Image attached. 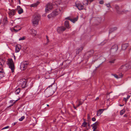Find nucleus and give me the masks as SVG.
Returning <instances> with one entry per match:
<instances>
[{
	"label": "nucleus",
	"instance_id": "42",
	"mask_svg": "<svg viewBox=\"0 0 131 131\" xmlns=\"http://www.w3.org/2000/svg\"><path fill=\"white\" fill-rule=\"evenodd\" d=\"M25 39V38L24 37H20V38L19 39V40H24Z\"/></svg>",
	"mask_w": 131,
	"mask_h": 131
},
{
	"label": "nucleus",
	"instance_id": "6",
	"mask_svg": "<svg viewBox=\"0 0 131 131\" xmlns=\"http://www.w3.org/2000/svg\"><path fill=\"white\" fill-rule=\"evenodd\" d=\"M21 28L18 26H17L14 27V28H12L11 30L13 32H17L20 30Z\"/></svg>",
	"mask_w": 131,
	"mask_h": 131
},
{
	"label": "nucleus",
	"instance_id": "39",
	"mask_svg": "<svg viewBox=\"0 0 131 131\" xmlns=\"http://www.w3.org/2000/svg\"><path fill=\"white\" fill-rule=\"evenodd\" d=\"M32 32L35 35L37 33V31L34 29H33L32 30Z\"/></svg>",
	"mask_w": 131,
	"mask_h": 131
},
{
	"label": "nucleus",
	"instance_id": "4",
	"mask_svg": "<svg viewBox=\"0 0 131 131\" xmlns=\"http://www.w3.org/2000/svg\"><path fill=\"white\" fill-rule=\"evenodd\" d=\"M54 4L51 3H48L46 6V7L45 8L46 12L52 9L54 7Z\"/></svg>",
	"mask_w": 131,
	"mask_h": 131
},
{
	"label": "nucleus",
	"instance_id": "15",
	"mask_svg": "<svg viewBox=\"0 0 131 131\" xmlns=\"http://www.w3.org/2000/svg\"><path fill=\"white\" fill-rule=\"evenodd\" d=\"M115 7L116 9L117 13L119 14H122V12L119 10V7L118 5H115Z\"/></svg>",
	"mask_w": 131,
	"mask_h": 131
},
{
	"label": "nucleus",
	"instance_id": "9",
	"mask_svg": "<svg viewBox=\"0 0 131 131\" xmlns=\"http://www.w3.org/2000/svg\"><path fill=\"white\" fill-rule=\"evenodd\" d=\"M75 6L79 10L83 9L84 8L83 5L80 3L76 4Z\"/></svg>",
	"mask_w": 131,
	"mask_h": 131
},
{
	"label": "nucleus",
	"instance_id": "11",
	"mask_svg": "<svg viewBox=\"0 0 131 131\" xmlns=\"http://www.w3.org/2000/svg\"><path fill=\"white\" fill-rule=\"evenodd\" d=\"M94 52V51L93 50H91L86 52L85 55V56H88V57H90L92 55Z\"/></svg>",
	"mask_w": 131,
	"mask_h": 131
},
{
	"label": "nucleus",
	"instance_id": "3",
	"mask_svg": "<svg viewBox=\"0 0 131 131\" xmlns=\"http://www.w3.org/2000/svg\"><path fill=\"white\" fill-rule=\"evenodd\" d=\"M26 80L24 79H20L18 82L17 84L19 86L25 88L26 86Z\"/></svg>",
	"mask_w": 131,
	"mask_h": 131
},
{
	"label": "nucleus",
	"instance_id": "41",
	"mask_svg": "<svg viewBox=\"0 0 131 131\" xmlns=\"http://www.w3.org/2000/svg\"><path fill=\"white\" fill-rule=\"evenodd\" d=\"M105 5L108 8H111V7L110 4H105Z\"/></svg>",
	"mask_w": 131,
	"mask_h": 131
},
{
	"label": "nucleus",
	"instance_id": "5",
	"mask_svg": "<svg viewBox=\"0 0 131 131\" xmlns=\"http://www.w3.org/2000/svg\"><path fill=\"white\" fill-rule=\"evenodd\" d=\"M60 11L59 9H57L54 10L52 13V17H54L57 15L60 12Z\"/></svg>",
	"mask_w": 131,
	"mask_h": 131
},
{
	"label": "nucleus",
	"instance_id": "50",
	"mask_svg": "<svg viewBox=\"0 0 131 131\" xmlns=\"http://www.w3.org/2000/svg\"><path fill=\"white\" fill-rule=\"evenodd\" d=\"M46 38L47 39V42H48L49 41V40L48 39V37L47 36H46Z\"/></svg>",
	"mask_w": 131,
	"mask_h": 131
},
{
	"label": "nucleus",
	"instance_id": "46",
	"mask_svg": "<svg viewBox=\"0 0 131 131\" xmlns=\"http://www.w3.org/2000/svg\"><path fill=\"white\" fill-rule=\"evenodd\" d=\"M9 127V126H6V127H3L2 129V130H3V129H7V128H8Z\"/></svg>",
	"mask_w": 131,
	"mask_h": 131
},
{
	"label": "nucleus",
	"instance_id": "55",
	"mask_svg": "<svg viewBox=\"0 0 131 131\" xmlns=\"http://www.w3.org/2000/svg\"><path fill=\"white\" fill-rule=\"evenodd\" d=\"M99 99V97H97L96 98V99H95V100H98Z\"/></svg>",
	"mask_w": 131,
	"mask_h": 131
},
{
	"label": "nucleus",
	"instance_id": "56",
	"mask_svg": "<svg viewBox=\"0 0 131 131\" xmlns=\"http://www.w3.org/2000/svg\"><path fill=\"white\" fill-rule=\"evenodd\" d=\"M124 105V104H123V105H121V104L119 105V106H123Z\"/></svg>",
	"mask_w": 131,
	"mask_h": 131
},
{
	"label": "nucleus",
	"instance_id": "17",
	"mask_svg": "<svg viewBox=\"0 0 131 131\" xmlns=\"http://www.w3.org/2000/svg\"><path fill=\"white\" fill-rule=\"evenodd\" d=\"M104 110L103 109H100L97 112V115L99 116L101 115V114L103 113Z\"/></svg>",
	"mask_w": 131,
	"mask_h": 131
},
{
	"label": "nucleus",
	"instance_id": "45",
	"mask_svg": "<svg viewBox=\"0 0 131 131\" xmlns=\"http://www.w3.org/2000/svg\"><path fill=\"white\" fill-rule=\"evenodd\" d=\"M110 51L111 52L113 53L115 52H116V51H114V49H111Z\"/></svg>",
	"mask_w": 131,
	"mask_h": 131
},
{
	"label": "nucleus",
	"instance_id": "54",
	"mask_svg": "<svg viewBox=\"0 0 131 131\" xmlns=\"http://www.w3.org/2000/svg\"><path fill=\"white\" fill-rule=\"evenodd\" d=\"M0 71H3V69L1 67H0Z\"/></svg>",
	"mask_w": 131,
	"mask_h": 131
},
{
	"label": "nucleus",
	"instance_id": "43",
	"mask_svg": "<svg viewBox=\"0 0 131 131\" xmlns=\"http://www.w3.org/2000/svg\"><path fill=\"white\" fill-rule=\"evenodd\" d=\"M48 18H50L51 17H52V15L51 13V14H49L48 15Z\"/></svg>",
	"mask_w": 131,
	"mask_h": 131
},
{
	"label": "nucleus",
	"instance_id": "33",
	"mask_svg": "<svg viewBox=\"0 0 131 131\" xmlns=\"http://www.w3.org/2000/svg\"><path fill=\"white\" fill-rule=\"evenodd\" d=\"M87 124V123L86 122L84 121L83 123L81 126L83 127H86Z\"/></svg>",
	"mask_w": 131,
	"mask_h": 131
},
{
	"label": "nucleus",
	"instance_id": "32",
	"mask_svg": "<svg viewBox=\"0 0 131 131\" xmlns=\"http://www.w3.org/2000/svg\"><path fill=\"white\" fill-rule=\"evenodd\" d=\"M20 92V90L19 88H18L15 91V93L16 94H17L19 93Z\"/></svg>",
	"mask_w": 131,
	"mask_h": 131
},
{
	"label": "nucleus",
	"instance_id": "31",
	"mask_svg": "<svg viewBox=\"0 0 131 131\" xmlns=\"http://www.w3.org/2000/svg\"><path fill=\"white\" fill-rule=\"evenodd\" d=\"M18 12L19 14H21L23 12V9L22 8L19 9L18 10Z\"/></svg>",
	"mask_w": 131,
	"mask_h": 131
},
{
	"label": "nucleus",
	"instance_id": "37",
	"mask_svg": "<svg viewBox=\"0 0 131 131\" xmlns=\"http://www.w3.org/2000/svg\"><path fill=\"white\" fill-rule=\"evenodd\" d=\"M25 117L24 116H23L21 118L19 119V120L20 121H22L25 118Z\"/></svg>",
	"mask_w": 131,
	"mask_h": 131
},
{
	"label": "nucleus",
	"instance_id": "57",
	"mask_svg": "<svg viewBox=\"0 0 131 131\" xmlns=\"http://www.w3.org/2000/svg\"><path fill=\"white\" fill-rule=\"evenodd\" d=\"M18 2L19 4H20V0H18Z\"/></svg>",
	"mask_w": 131,
	"mask_h": 131
},
{
	"label": "nucleus",
	"instance_id": "47",
	"mask_svg": "<svg viewBox=\"0 0 131 131\" xmlns=\"http://www.w3.org/2000/svg\"><path fill=\"white\" fill-rule=\"evenodd\" d=\"M128 10H123L122 12H122H124V13H127V12H128Z\"/></svg>",
	"mask_w": 131,
	"mask_h": 131
},
{
	"label": "nucleus",
	"instance_id": "12",
	"mask_svg": "<svg viewBox=\"0 0 131 131\" xmlns=\"http://www.w3.org/2000/svg\"><path fill=\"white\" fill-rule=\"evenodd\" d=\"M7 64L8 66H14V63L13 60L11 59H8Z\"/></svg>",
	"mask_w": 131,
	"mask_h": 131
},
{
	"label": "nucleus",
	"instance_id": "27",
	"mask_svg": "<svg viewBox=\"0 0 131 131\" xmlns=\"http://www.w3.org/2000/svg\"><path fill=\"white\" fill-rule=\"evenodd\" d=\"M70 21L72 22L73 23H74L76 21H77L78 20V18H75L73 19H69Z\"/></svg>",
	"mask_w": 131,
	"mask_h": 131
},
{
	"label": "nucleus",
	"instance_id": "29",
	"mask_svg": "<svg viewBox=\"0 0 131 131\" xmlns=\"http://www.w3.org/2000/svg\"><path fill=\"white\" fill-rule=\"evenodd\" d=\"M9 68L11 69L12 72H13L14 71L15 69V66H9Z\"/></svg>",
	"mask_w": 131,
	"mask_h": 131
},
{
	"label": "nucleus",
	"instance_id": "52",
	"mask_svg": "<svg viewBox=\"0 0 131 131\" xmlns=\"http://www.w3.org/2000/svg\"><path fill=\"white\" fill-rule=\"evenodd\" d=\"M17 123V122H14V123H12V124L13 125H15Z\"/></svg>",
	"mask_w": 131,
	"mask_h": 131
},
{
	"label": "nucleus",
	"instance_id": "2",
	"mask_svg": "<svg viewBox=\"0 0 131 131\" xmlns=\"http://www.w3.org/2000/svg\"><path fill=\"white\" fill-rule=\"evenodd\" d=\"M40 18V16L39 14H35L32 16V21L34 25H38L39 20Z\"/></svg>",
	"mask_w": 131,
	"mask_h": 131
},
{
	"label": "nucleus",
	"instance_id": "16",
	"mask_svg": "<svg viewBox=\"0 0 131 131\" xmlns=\"http://www.w3.org/2000/svg\"><path fill=\"white\" fill-rule=\"evenodd\" d=\"M21 49V46L20 45H17L16 47V52H17L19 51Z\"/></svg>",
	"mask_w": 131,
	"mask_h": 131
},
{
	"label": "nucleus",
	"instance_id": "59",
	"mask_svg": "<svg viewBox=\"0 0 131 131\" xmlns=\"http://www.w3.org/2000/svg\"><path fill=\"white\" fill-rule=\"evenodd\" d=\"M0 65L2 66V64L0 62Z\"/></svg>",
	"mask_w": 131,
	"mask_h": 131
},
{
	"label": "nucleus",
	"instance_id": "35",
	"mask_svg": "<svg viewBox=\"0 0 131 131\" xmlns=\"http://www.w3.org/2000/svg\"><path fill=\"white\" fill-rule=\"evenodd\" d=\"M112 75L114 76L117 79H118V78H122V76H121L119 77V76H118L116 74H113V75L112 74Z\"/></svg>",
	"mask_w": 131,
	"mask_h": 131
},
{
	"label": "nucleus",
	"instance_id": "48",
	"mask_svg": "<svg viewBox=\"0 0 131 131\" xmlns=\"http://www.w3.org/2000/svg\"><path fill=\"white\" fill-rule=\"evenodd\" d=\"M92 120L93 121H96V119L95 117H93L92 118Z\"/></svg>",
	"mask_w": 131,
	"mask_h": 131
},
{
	"label": "nucleus",
	"instance_id": "38",
	"mask_svg": "<svg viewBox=\"0 0 131 131\" xmlns=\"http://www.w3.org/2000/svg\"><path fill=\"white\" fill-rule=\"evenodd\" d=\"M115 59H113V60L111 61H109L108 62L111 64L113 63L114 62V61H115Z\"/></svg>",
	"mask_w": 131,
	"mask_h": 131
},
{
	"label": "nucleus",
	"instance_id": "22",
	"mask_svg": "<svg viewBox=\"0 0 131 131\" xmlns=\"http://www.w3.org/2000/svg\"><path fill=\"white\" fill-rule=\"evenodd\" d=\"M83 47H81L80 48L77 49L76 54H78L83 49Z\"/></svg>",
	"mask_w": 131,
	"mask_h": 131
},
{
	"label": "nucleus",
	"instance_id": "61",
	"mask_svg": "<svg viewBox=\"0 0 131 131\" xmlns=\"http://www.w3.org/2000/svg\"><path fill=\"white\" fill-rule=\"evenodd\" d=\"M96 129H93V131H95Z\"/></svg>",
	"mask_w": 131,
	"mask_h": 131
},
{
	"label": "nucleus",
	"instance_id": "23",
	"mask_svg": "<svg viewBox=\"0 0 131 131\" xmlns=\"http://www.w3.org/2000/svg\"><path fill=\"white\" fill-rule=\"evenodd\" d=\"M64 25L67 28H69V24L68 20H66L65 22Z\"/></svg>",
	"mask_w": 131,
	"mask_h": 131
},
{
	"label": "nucleus",
	"instance_id": "58",
	"mask_svg": "<svg viewBox=\"0 0 131 131\" xmlns=\"http://www.w3.org/2000/svg\"><path fill=\"white\" fill-rule=\"evenodd\" d=\"M95 60L94 59V60H93V61H92V62L93 63L94 62H95Z\"/></svg>",
	"mask_w": 131,
	"mask_h": 131
},
{
	"label": "nucleus",
	"instance_id": "40",
	"mask_svg": "<svg viewBox=\"0 0 131 131\" xmlns=\"http://www.w3.org/2000/svg\"><path fill=\"white\" fill-rule=\"evenodd\" d=\"M82 104V102H80V101H79V104H77V107H79L80 105H81Z\"/></svg>",
	"mask_w": 131,
	"mask_h": 131
},
{
	"label": "nucleus",
	"instance_id": "60",
	"mask_svg": "<svg viewBox=\"0 0 131 131\" xmlns=\"http://www.w3.org/2000/svg\"><path fill=\"white\" fill-rule=\"evenodd\" d=\"M74 108L75 109H76V107H75V106H74Z\"/></svg>",
	"mask_w": 131,
	"mask_h": 131
},
{
	"label": "nucleus",
	"instance_id": "62",
	"mask_svg": "<svg viewBox=\"0 0 131 131\" xmlns=\"http://www.w3.org/2000/svg\"><path fill=\"white\" fill-rule=\"evenodd\" d=\"M47 106H49V105H48V104H47Z\"/></svg>",
	"mask_w": 131,
	"mask_h": 131
},
{
	"label": "nucleus",
	"instance_id": "49",
	"mask_svg": "<svg viewBox=\"0 0 131 131\" xmlns=\"http://www.w3.org/2000/svg\"><path fill=\"white\" fill-rule=\"evenodd\" d=\"M17 8L18 10L19 9H20V8H22L20 7V6H17Z\"/></svg>",
	"mask_w": 131,
	"mask_h": 131
},
{
	"label": "nucleus",
	"instance_id": "20",
	"mask_svg": "<svg viewBox=\"0 0 131 131\" xmlns=\"http://www.w3.org/2000/svg\"><path fill=\"white\" fill-rule=\"evenodd\" d=\"M40 3L39 2H37L36 3H34L30 5V6L31 7H36Z\"/></svg>",
	"mask_w": 131,
	"mask_h": 131
},
{
	"label": "nucleus",
	"instance_id": "36",
	"mask_svg": "<svg viewBox=\"0 0 131 131\" xmlns=\"http://www.w3.org/2000/svg\"><path fill=\"white\" fill-rule=\"evenodd\" d=\"M125 110L124 109H123L120 112V114L121 115H123L125 113Z\"/></svg>",
	"mask_w": 131,
	"mask_h": 131
},
{
	"label": "nucleus",
	"instance_id": "10",
	"mask_svg": "<svg viewBox=\"0 0 131 131\" xmlns=\"http://www.w3.org/2000/svg\"><path fill=\"white\" fill-rule=\"evenodd\" d=\"M99 122L96 121L94 123L91 125V126L92 127V128L93 129H96L97 128V126L99 125Z\"/></svg>",
	"mask_w": 131,
	"mask_h": 131
},
{
	"label": "nucleus",
	"instance_id": "14",
	"mask_svg": "<svg viewBox=\"0 0 131 131\" xmlns=\"http://www.w3.org/2000/svg\"><path fill=\"white\" fill-rule=\"evenodd\" d=\"M31 64L29 62L27 61H24L21 63V66H25L26 65H30Z\"/></svg>",
	"mask_w": 131,
	"mask_h": 131
},
{
	"label": "nucleus",
	"instance_id": "25",
	"mask_svg": "<svg viewBox=\"0 0 131 131\" xmlns=\"http://www.w3.org/2000/svg\"><path fill=\"white\" fill-rule=\"evenodd\" d=\"M89 1L88 0H85L83 2V6H86L88 5Z\"/></svg>",
	"mask_w": 131,
	"mask_h": 131
},
{
	"label": "nucleus",
	"instance_id": "7",
	"mask_svg": "<svg viewBox=\"0 0 131 131\" xmlns=\"http://www.w3.org/2000/svg\"><path fill=\"white\" fill-rule=\"evenodd\" d=\"M9 11L8 12V14L10 17H12L15 15L16 12L15 10L14 9L10 10L9 9Z\"/></svg>",
	"mask_w": 131,
	"mask_h": 131
},
{
	"label": "nucleus",
	"instance_id": "24",
	"mask_svg": "<svg viewBox=\"0 0 131 131\" xmlns=\"http://www.w3.org/2000/svg\"><path fill=\"white\" fill-rule=\"evenodd\" d=\"M99 59L101 60V61L102 62H103L105 61L106 60V59L105 58L102 56L100 57Z\"/></svg>",
	"mask_w": 131,
	"mask_h": 131
},
{
	"label": "nucleus",
	"instance_id": "1",
	"mask_svg": "<svg viewBox=\"0 0 131 131\" xmlns=\"http://www.w3.org/2000/svg\"><path fill=\"white\" fill-rule=\"evenodd\" d=\"M54 81L51 85L49 86L47 89L45 90V93L46 96L48 97L52 95L54 93L57 87L53 85Z\"/></svg>",
	"mask_w": 131,
	"mask_h": 131
},
{
	"label": "nucleus",
	"instance_id": "34",
	"mask_svg": "<svg viewBox=\"0 0 131 131\" xmlns=\"http://www.w3.org/2000/svg\"><path fill=\"white\" fill-rule=\"evenodd\" d=\"M14 102V101L13 100H11V101H10V103H12V104L11 105H10L9 107H10L12 106H13L15 103V102Z\"/></svg>",
	"mask_w": 131,
	"mask_h": 131
},
{
	"label": "nucleus",
	"instance_id": "63",
	"mask_svg": "<svg viewBox=\"0 0 131 131\" xmlns=\"http://www.w3.org/2000/svg\"><path fill=\"white\" fill-rule=\"evenodd\" d=\"M96 68H95V70H96Z\"/></svg>",
	"mask_w": 131,
	"mask_h": 131
},
{
	"label": "nucleus",
	"instance_id": "53",
	"mask_svg": "<svg viewBox=\"0 0 131 131\" xmlns=\"http://www.w3.org/2000/svg\"><path fill=\"white\" fill-rule=\"evenodd\" d=\"M122 76V77L123 75L121 73H120L119 74V75L118 76L120 77V76Z\"/></svg>",
	"mask_w": 131,
	"mask_h": 131
},
{
	"label": "nucleus",
	"instance_id": "19",
	"mask_svg": "<svg viewBox=\"0 0 131 131\" xmlns=\"http://www.w3.org/2000/svg\"><path fill=\"white\" fill-rule=\"evenodd\" d=\"M118 46L117 45H114L111 48V49H114V51H117L118 49Z\"/></svg>",
	"mask_w": 131,
	"mask_h": 131
},
{
	"label": "nucleus",
	"instance_id": "64",
	"mask_svg": "<svg viewBox=\"0 0 131 131\" xmlns=\"http://www.w3.org/2000/svg\"><path fill=\"white\" fill-rule=\"evenodd\" d=\"M86 131L85 130H84V131Z\"/></svg>",
	"mask_w": 131,
	"mask_h": 131
},
{
	"label": "nucleus",
	"instance_id": "51",
	"mask_svg": "<svg viewBox=\"0 0 131 131\" xmlns=\"http://www.w3.org/2000/svg\"><path fill=\"white\" fill-rule=\"evenodd\" d=\"M94 0H88L89 2H90V3H91L92 2H93Z\"/></svg>",
	"mask_w": 131,
	"mask_h": 131
},
{
	"label": "nucleus",
	"instance_id": "13",
	"mask_svg": "<svg viewBox=\"0 0 131 131\" xmlns=\"http://www.w3.org/2000/svg\"><path fill=\"white\" fill-rule=\"evenodd\" d=\"M128 46V43H125L123 44L122 46V49L123 50H125Z\"/></svg>",
	"mask_w": 131,
	"mask_h": 131
},
{
	"label": "nucleus",
	"instance_id": "30",
	"mask_svg": "<svg viewBox=\"0 0 131 131\" xmlns=\"http://www.w3.org/2000/svg\"><path fill=\"white\" fill-rule=\"evenodd\" d=\"M130 97V95H127V97L126 98H124L123 99V100L124 101H125L126 103L128 99Z\"/></svg>",
	"mask_w": 131,
	"mask_h": 131
},
{
	"label": "nucleus",
	"instance_id": "8",
	"mask_svg": "<svg viewBox=\"0 0 131 131\" xmlns=\"http://www.w3.org/2000/svg\"><path fill=\"white\" fill-rule=\"evenodd\" d=\"M66 29V28L63 26L57 28V30L58 33H60L64 31Z\"/></svg>",
	"mask_w": 131,
	"mask_h": 131
},
{
	"label": "nucleus",
	"instance_id": "44",
	"mask_svg": "<svg viewBox=\"0 0 131 131\" xmlns=\"http://www.w3.org/2000/svg\"><path fill=\"white\" fill-rule=\"evenodd\" d=\"M100 3L101 4H103L104 3V1L103 0H101L100 1Z\"/></svg>",
	"mask_w": 131,
	"mask_h": 131
},
{
	"label": "nucleus",
	"instance_id": "28",
	"mask_svg": "<svg viewBox=\"0 0 131 131\" xmlns=\"http://www.w3.org/2000/svg\"><path fill=\"white\" fill-rule=\"evenodd\" d=\"M117 28L116 27H114L112 28H111L110 31L109 33H110L112 32L113 31L117 30Z\"/></svg>",
	"mask_w": 131,
	"mask_h": 131
},
{
	"label": "nucleus",
	"instance_id": "21",
	"mask_svg": "<svg viewBox=\"0 0 131 131\" xmlns=\"http://www.w3.org/2000/svg\"><path fill=\"white\" fill-rule=\"evenodd\" d=\"M4 71H0V79L4 77Z\"/></svg>",
	"mask_w": 131,
	"mask_h": 131
},
{
	"label": "nucleus",
	"instance_id": "26",
	"mask_svg": "<svg viewBox=\"0 0 131 131\" xmlns=\"http://www.w3.org/2000/svg\"><path fill=\"white\" fill-rule=\"evenodd\" d=\"M27 66H20V69L21 70H24L27 68Z\"/></svg>",
	"mask_w": 131,
	"mask_h": 131
},
{
	"label": "nucleus",
	"instance_id": "18",
	"mask_svg": "<svg viewBox=\"0 0 131 131\" xmlns=\"http://www.w3.org/2000/svg\"><path fill=\"white\" fill-rule=\"evenodd\" d=\"M54 2L57 6L59 5L62 2L61 0H55Z\"/></svg>",
	"mask_w": 131,
	"mask_h": 131
}]
</instances>
